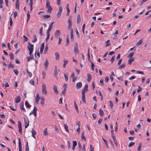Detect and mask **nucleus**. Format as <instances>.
<instances>
[{"instance_id":"nucleus-63","label":"nucleus","mask_w":151,"mask_h":151,"mask_svg":"<svg viewBox=\"0 0 151 151\" xmlns=\"http://www.w3.org/2000/svg\"><path fill=\"white\" fill-rule=\"evenodd\" d=\"M142 90V88L140 86H139V88L137 90V92L138 93H139Z\"/></svg>"},{"instance_id":"nucleus-38","label":"nucleus","mask_w":151,"mask_h":151,"mask_svg":"<svg viewBox=\"0 0 151 151\" xmlns=\"http://www.w3.org/2000/svg\"><path fill=\"white\" fill-rule=\"evenodd\" d=\"M10 58L11 60H13L14 58V55L12 53H11L9 54Z\"/></svg>"},{"instance_id":"nucleus-10","label":"nucleus","mask_w":151,"mask_h":151,"mask_svg":"<svg viewBox=\"0 0 151 151\" xmlns=\"http://www.w3.org/2000/svg\"><path fill=\"white\" fill-rule=\"evenodd\" d=\"M35 102L36 104H37L40 100V97L38 93H37L36 98H35Z\"/></svg>"},{"instance_id":"nucleus-29","label":"nucleus","mask_w":151,"mask_h":151,"mask_svg":"<svg viewBox=\"0 0 151 151\" xmlns=\"http://www.w3.org/2000/svg\"><path fill=\"white\" fill-rule=\"evenodd\" d=\"M48 9L47 10V12L49 13H51V11L52 10V7L50 6L49 7H48Z\"/></svg>"},{"instance_id":"nucleus-19","label":"nucleus","mask_w":151,"mask_h":151,"mask_svg":"<svg viewBox=\"0 0 151 151\" xmlns=\"http://www.w3.org/2000/svg\"><path fill=\"white\" fill-rule=\"evenodd\" d=\"M48 64L49 63L48 62L47 60V59L46 60L44 64V67L46 69H47Z\"/></svg>"},{"instance_id":"nucleus-36","label":"nucleus","mask_w":151,"mask_h":151,"mask_svg":"<svg viewBox=\"0 0 151 151\" xmlns=\"http://www.w3.org/2000/svg\"><path fill=\"white\" fill-rule=\"evenodd\" d=\"M53 24V22H52L50 25L49 27L48 30H51V29L52 28V25Z\"/></svg>"},{"instance_id":"nucleus-42","label":"nucleus","mask_w":151,"mask_h":151,"mask_svg":"<svg viewBox=\"0 0 151 151\" xmlns=\"http://www.w3.org/2000/svg\"><path fill=\"white\" fill-rule=\"evenodd\" d=\"M26 71H27V74L29 75V76L30 77H32V74L30 72H29L28 71L27 69V70Z\"/></svg>"},{"instance_id":"nucleus-33","label":"nucleus","mask_w":151,"mask_h":151,"mask_svg":"<svg viewBox=\"0 0 151 151\" xmlns=\"http://www.w3.org/2000/svg\"><path fill=\"white\" fill-rule=\"evenodd\" d=\"M15 7L17 9H18L19 8V0H17L16 1Z\"/></svg>"},{"instance_id":"nucleus-22","label":"nucleus","mask_w":151,"mask_h":151,"mask_svg":"<svg viewBox=\"0 0 151 151\" xmlns=\"http://www.w3.org/2000/svg\"><path fill=\"white\" fill-rule=\"evenodd\" d=\"M55 36L57 37L58 35H60V32L59 30H57L55 33Z\"/></svg>"},{"instance_id":"nucleus-16","label":"nucleus","mask_w":151,"mask_h":151,"mask_svg":"<svg viewBox=\"0 0 151 151\" xmlns=\"http://www.w3.org/2000/svg\"><path fill=\"white\" fill-rule=\"evenodd\" d=\"M37 108L35 106L33 109V114H34L35 117H36L37 116Z\"/></svg>"},{"instance_id":"nucleus-41","label":"nucleus","mask_w":151,"mask_h":151,"mask_svg":"<svg viewBox=\"0 0 151 151\" xmlns=\"http://www.w3.org/2000/svg\"><path fill=\"white\" fill-rule=\"evenodd\" d=\"M23 37L24 39V42H27L28 40V39L26 36L24 35L23 36Z\"/></svg>"},{"instance_id":"nucleus-23","label":"nucleus","mask_w":151,"mask_h":151,"mask_svg":"<svg viewBox=\"0 0 151 151\" xmlns=\"http://www.w3.org/2000/svg\"><path fill=\"white\" fill-rule=\"evenodd\" d=\"M32 137L34 138L35 139L36 138V137H35V135L36 134H37L36 132L33 129H32Z\"/></svg>"},{"instance_id":"nucleus-25","label":"nucleus","mask_w":151,"mask_h":151,"mask_svg":"<svg viewBox=\"0 0 151 151\" xmlns=\"http://www.w3.org/2000/svg\"><path fill=\"white\" fill-rule=\"evenodd\" d=\"M25 106L27 108H30L31 107V106L29 104L27 101H25Z\"/></svg>"},{"instance_id":"nucleus-37","label":"nucleus","mask_w":151,"mask_h":151,"mask_svg":"<svg viewBox=\"0 0 151 151\" xmlns=\"http://www.w3.org/2000/svg\"><path fill=\"white\" fill-rule=\"evenodd\" d=\"M63 61L64 62V63L63 65V67L65 68L66 66V65L67 64L68 61V60H64Z\"/></svg>"},{"instance_id":"nucleus-31","label":"nucleus","mask_w":151,"mask_h":151,"mask_svg":"<svg viewBox=\"0 0 151 151\" xmlns=\"http://www.w3.org/2000/svg\"><path fill=\"white\" fill-rule=\"evenodd\" d=\"M58 72L56 66H55V69L54 70V75L55 77H56L58 75Z\"/></svg>"},{"instance_id":"nucleus-52","label":"nucleus","mask_w":151,"mask_h":151,"mask_svg":"<svg viewBox=\"0 0 151 151\" xmlns=\"http://www.w3.org/2000/svg\"><path fill=\"white\" fill-rule=\"evenodd\" d=\"M33 38H34V40H32V42H36V41L37 40V38L35 35H34L33 36Z\"/></svg>"},{"instance_id":"nucleus-3","label":"nucleus","mask_w":151,"mask_h":151,"mask_svg":"<svg viewBox=\"0 0 151 151\" xmlns=\"http://www.w3.org/2000/svg\"><path fill=\"white\" fill-rule=\"evenodd\" d=\"M74 51L76 54H78L79 52V50L78 49V46L77 42L75 43L74 47Z\"/></svg>"},{"instance_id":"nucleus-56","label":"nucleus","mask_w":151,"mask_h":151,"mask_svg":"<svg viewBox=\"0 0 151 151\" xmlns=\"http://www.w3.org/2000/svg\"><path fill=\"white\" fill-rule=\"evenodd\" d=\"M77 145V143L76 141H73V146L76 147Z\"/></svg>"},{"instance_id":"nucleus-39","label":"nucleus","mask_w":151,"mask_h":151,"mask_svg":"<svg viewBox=\"0 0 151 151\" xmlns=\"http://www.w3.org/2000/svg\"><path fill=\"white\" fill-rule=\"evenodd\" d=\"M99 114L101 116H102L104 115V112L101 109L99 110Z\"/></svg>"},{"instance_id":"nucleus-50","label":"nucleus","mask_w":151,"mask_h":151,"mask_svg":"<svg viewBox=\"0 0 151 151\" xmlns=\"http://www.w3.org/2000/svg\"><path fill=\"white\" fill-rule=\"evenodd\" d=\"M30 14L29 12H28L27 13V21H28L30 19Z\"/></svg>"},{"instance_id":"nucleus-49","label":"nucleus","mask_w":151,"mask_h":151,"mask_svg":"<svg viewBox=\"0 0 151 151\" xmlns=\"http://www.w3.org/2000/svg\"><path fill=\"white\" fill-rule=\"evenodd\" d=\"M142 147V144L141 143H139V146L138 148V150L140 151L141 150V148Z\"/></svg>"},{"instance_id":"nucleus-2","label":"nucleus","mask_w":151,"mask_h":151,"mask_svg":"<svg viewBox=\"0 0 151 151\" xmlns=\"http://www.w3.org/2000/svg\"><path fill=\"white\" fill-rule=\"evenodd\" d=\"M28 44L29 46H28L27 48L29 51V55H31L33 52L34 45L29 42H28Z\"/></svg>"},{"instance_id":"nucleus-7","label":"nucleus","mask_w":151,"mask_h":151,"mask_svg":"<svg viewBox=\"0 0 151 151\" xmlns=\"http://www.w3.org/2000/svg\"><path fill=\"white\" fill-rule=\"evenodd\" d=\"M19 106L20 109L23 110L24 112H26V110L24 107V103L23 102H21Z\"/></svg>"},{"instance_id":"nucleus-34","label":"nucleus","mask_w":151,"mask_h":151,"mask_svg":"<svg viewBox=\"0 0 151 151\" xmlns=\"http://www.w3.org/2000/svg\"><path fill=\"white\" fill-rule=\"evenodd\" d=\"M47 128H45L43 131V133L45 135H48V133L47 131Z\"/></svg>"},{"instance_id":"nucleus-57","label":"nucleus","mask_w":151,"mask_h":151,"mask_svg":"<svg viewBox=\"0 0 151 151\" xmlns=\"http://www.w3.org/2000/svg\"><path fill=\"white\" fill-rule=\"evenodd\" d=\"M3 3V0H0V8L2 7V4Z\"/></svg>"},{"instance_id":"nucleus-48","label":"nucleus","mask_w":151,"mask_h":151,"mask_svg":"<svg viewBox=\"0 0 151 151\" xmlns=\"http://www.w3.org/2000/svg\"><path fill=\"white\" fill-rule=\"evenodd\" d=\"M110 103V106L111 108H113V104L112 101H109Z\"/></svg>"},{"instance_id":"nucleus-9","label":"nucleus","mask_w":151,"mask_h":151,"mask_svg":"<svg viewBox=\"0 0 151 151\" xmlns=\"http://www.w3.org/2000/svg\"><path fill=\"white\" fill-rule=\"evenodd\" d=\"M44 48V43H42L41 44V46L40 49V52L41 54L43 52V51Z\"/></svg>"},{"instance_id":"nucleus-20","label":"nucleus","mask_w":151,"mask_h":151,"mask_svg":"<svg viewBox=\"0 0 151 151\" xmlns=\"http://www.w3.org/2000/svg\"><path fill=\"white\" fill-rule=\"evenodd\" d=\"M30 56L29 57H27V62H29L30 60L32 59H34V56L33 55H32V54L30 55Z\"/></svg>"},{"instance_id":"nucleus-47","label":"nucleus","mask_w":151,"mask_h":151,"mask_svg":"<svg viewBox=\"0 0 151 151\" xmlns=\"http://www.w3.org/2000/svg\"><path fill=\"white\" fill-rule=\"evenodd\" d=\"M10 109L14 111H15L16 110V108L14 107L13 106H10L9 107Z\"/></svg>"},{"instance_id":"nucleus-44","label":"nucleus","mask_w":151,"mask_h":151,"mask_svg":"<svg viewBox=\"0 0 151 151\" xmlns=\"http://www.w3.org/2000/svg\"><path fill=\"white\" fill-rule=\"evenodd\" d=\"M82 139H84L85 141H86V137L84 136L83 133H82L81 134Z\"/></svg>"},{"instance_id":"nucleus-30","label":"nucleus","mask_w":151,"mask_h":151,"mask_svg":"<svg viewBox=\"0 0 151 151\" xmlns=\"http://www.w3.org/2000/svg\"><path fill=\"white\" fill-rule=\"evenodd\" d=\"M64 128L65 129V130H66V131L67 132H68L69 131L68 129V126L67 125H66V124H64Z\"/></svg>"},{"instance_id":"nucleus-13","label":"nucleus","mask_w":151,"mask_h":151,"mask_svg":"<svg viewBox=\"0 0 151 151\" xmlns=\"http://www.w3.org/2000/svg\"><path fill=\"white\" fill-rule=\"evenodd\" d=\"M134 59L135 58L134 57L130 58L128 60V64H131L132 63L134 60Z\"/></svg>"},{"instance_id":"nucleus-17","label":"nucleus","mask_w":151,"mask_h":151,"mask_svg":"<svg viewBox=\"0 0 151 151\" xmlns=\"http://www.w3.org/2000/svg\"><path fill=\"white\" fill-rule=\"evenodd\" d=\"M87 76V80L88 82H90L92 79V76L91 74H88Z\"/></svg>"},{"instance_id":"nucleus-28","label":"nucleus","mask_w":151,"mask_h":151,"mask_svg":"<svg viewBox=\"0 0 151 151\" xmlns=\"http://www.w3.org/2000/svg\"><path fill=\"white\" fill-rule=\"evenodd\" d=\"M41 100V104L42 105H43L45 103V99L43 97H42L40 99Z\"/></svg>"},{"instance_id":"nucleus-58","label":"nucleus","mask_w":151,"mask_h":151,"mask_svg":"<svg viewBox=\"0 0 151 151\" xmlns=\"http://www.w3.org/2000/svg\"><path fill=\"white\" fill-rule=\"evenodd\" d=\"M134 53H131L129 54L128 55V57L129 58H133L132 57L133 56V55H134Z\"/></svg>"},{"instance_id":"nucleus-11","label":"nucleus","mask_w":151,"mask_h":151,"mask_svg":"<svg viewBox=\"0 0 151 151\" xmlns=\"http://www.w3.org/2000/svg\"><path fill=\"white\" fill-rule=\"evenodd\" d=\"M88 91V85L87 84H86V85L85 86L83 90L82 93H83V92L84 93H85V92H87Z\"/></svg>"},{"instance_id":"nucleus-27","label":"nucleus","mask_w":151,"mask_h":151,"mask_svg":"<svg viewBox=\"0 0 151 151\" xmlns=\"http://www.w3.org/2000/svg\"><path fill=\"white\" fill-rule=\"evenodd\" d=\"M113 76H115V75L113 72H111V74L110 76V78L111 79V81H112L113 80Z\"/></svg>"},{"instance_id":"nucleus-8","label":"nucleus","mask_w":151,"mask_h":151,"mask_svg":"<svg viewBox=\"0 0 151 151\" xmlns=\"http://www.w3.org/2000/svg\"><path fill=\"white\" fill-rule=\"evenodd\" d=\"M24 121L25 124V128H27L29 125V121L28 119H24Z\"/></svg>"},{"instance_id":"nucleus-18","label":"nucleus","mask_w":151,"mask_h":151,"mask_svg":"<svg viewBox=\"0 0 151 151\" xmlns=\"http://www.w3.org/2000/svg\"><path fill=\"white\" fill-rule=\"evenodd\" d=\"M76 87L78 88H80L82 86V83L81 82L77 83H76Z\"/></svg>"},{"instance_id":"nucleus-59","label":"nucleus","mask_w":151,"mask_h":151,"mask_svg":"<svg viewBox=\"0 0 151 151\" xmlns=\"http://www.w3.org/2000/svg\"><path fill=\"white\" fill-rule=\"evenodd\" d=\"M67 144L68 145V149H69L70 148V143L69 141H67Z\"/></svg>"},{"instance_id":"nucleus-46","label":"nucleus","mask_w":151,"mask_h":151,"mask_svg":"<svg viewBox=\"0 0 151 151\" xmlns=\"http://www.w3.org/2000/svg\"><path fill=\"white\" fill-rule=\"evenodd\" d=\"M91 62V68L93 71L94 70V65L93 63L92 62L91 60H90Z\"/></svg>"},{"instance_id":"nucleus-64","label":"nucleus","mask_w":151,"mask_h":151,"mask_svg":"<svg viewBox=\"0 0 151 151\" xmlns=\"http://www.w3.org/2000/svg\"><path fill=\"white\" fill-rule=\"evenodd\" d=\"M90 149L91 151H94V149L91 145H90Z\"/></svg>"},{"instance_id":"nucleus-54","label":"nucleus","mask_w":151,"mask_h":151,"mask_svg":"<svg viewBox=\"0 0 151 151\" xmlns=\"http://www.w3.org/2000/svg\"><path fill=\"white\" fill-rule=\"evenodd\" d=\"M9 21H10V25L11 27H12V26L13 22L12 18L11 17H10L9 19Z\"/></svg>"},{"instance_id":"nucleus-60","label":"nucleus","mask_w":151,"mask_h":151,"mask_svg":"<svg viewBox=\"0 0 151 151\" xmlns=\"http://www.w3.org/2000/svg\"><path fill=\"white\" fill-rule=\"evenodd\" d=\"M134 144V143L132 142H131L130 143L128 146L129 147H132V146H133Z\"/></svg>"},{"instance_id":"nucleus-32","label":"nucleus","mask_w":151,"mask_h":151,"mask_svg":"<svg viewBox=\"0 0 151 151\" xmlns=\"http://www.w3.org/2000/svg\"><path fill=\"white\" fill-rule=\"evenodd\" d=\"M81 19L80 16L79 14H78L77 16V23H79V22L81 21Z\"/></svg>"},{"instance_id":"nucleus-62","label":"nucleus","mask_w":151,"mask_h":151,"mask_svg":"<svg viewBox=\"0 0 151 151\" xmlns=\"http://www.w3.org/2000/svg\"><path fill=\"white\" fill-rule=\"evenodd\" d=\"M62 40V39L60 37H59V41L58 42V45H60L61 44Z\"/></svg>"},{"instance_id":"nucleus-24","label":"nucleus","mask_w":151,"mask_h":151,"mask_svg":"<svg viewBox=\"0 0 151 151\" xmlns=\"http://www.w3.org/2000/svg\"><path fill=\"white\" fill-rule=\"evenodd\" d=\"M55 56L56 59L58 60L59 59L60 54L58 52H55Z\"/></svg>"},{"instance_id":"nucleus-51","label":"nucleus","mask_w":151,"mask_h":151,"mask_svg":"<svg viewBox=\"0 0 151 151\" xmlns=\"http://www.w3.org/2000/svg\"><path fill=\"white\" fill-rule=\"evenodd\" d=\"M50 16L48 15H44L42 16V17L44 19H46L50 17Z\"/></svg>"},{"instance_id":"nucleus-21","label":"nucleus","mask_w":151,"mask_h":151,"mask_svg":"<svg viewBox=\"0 0 151 151\" xmlns=\"http://www.w3.org/2000/svg\"><path fill=\"white\" fill-rule=\"evenodd\" d=\"M33 0H30L29 4L30 6V10L31 11L32 10V5L33 4Z\"/></svg>"},{"instance_id":"nucleus-4","label":"nucleus","mask_w":151,"mask_h":151,"mask_svg":"<svg viewBox=\"0 0 151 151\" xmlns=\"http://www.w3.org/2000/svg\"><path fill=\"white\" fill-rule=\"evenodd\" d=\"M59 9L57 14V17L58 18H60L61 17V14L63 11V9L61 7H59Z\"/></svg>"},{"instance_id":"nucleus-40","label":"nucleus","mask_w":151,"mask_h":151,"mask_svg":"<svg viewBox=\"0 0 151 151\" xmlns=\"http://www.w3.org/2000/svg\"><path fill=\"white\" fill-rule=\"evenodd\" d=\"M126 66V64L123 63L119 67V69H122L124 68Z\"/></svg>"},{"instance_id":"nucleus-6","label":"nucleus","mask_w":151,"mask_h":151,"mask_svg":"<svg viewBox=\"0 0 151 151\" xmlns=\"http://www.w3.org/2000/svg\"><path fill=\"white\" fill-rule=\"evenodd\" d=\"M72 22H71V17H70L68 19V29H72Z\"/></svg>"},{"instance_id":"nucleus-1","label":"nucleus","mask_w":151,"mask_h":151,"mask_svg":"<svg viewBox=\"0 0 151 151\" xmlns=\"http://www.w3.org/2000/svg\"><path fill=\"white\" fill-rule=\"evenodd\" d=\"M42 93L43 94L45 95H46L47 93L46 86L44 83H42Z\"/></svg>"},{"instance_id":"nucleus-15","label":"nucleus","mask_w":151,"mask_h":151,"mask_svg":"<svg viewBox=\"0 0 151 151\" xmlns=\"http://www.w3.org/2000/svg\"><path fill=\"white\" fill-rule=\"evenodd\" d=\"M21 101V98L19 96H17L15 98V102L16 103H18Z\"/></svg>"},{"instance_id":"nucleus-26","label":"nucleus","mask_w":151,"mask_h":151,"mask_svg":"<svg viewBox=\"0 0 151 151\" xmlns=\"http://www.w3.org/2000/svg\"><path fill=\"white\" fill-rule=\"evenodd\" d=\"M142 42H143V41H142V39H141L140 40L138 41V42L137 43V44H136V45L137 46H139L140 45H141V44H142Z\"/></svg>"},{"instance_id":"nucleus-61","label":"nucleus","mask_w":151,"mask_h":151,"mask_svg":"<svg viewBox=\"0 0 151 151\" xmlns=\"http://www.w3.org/2000/svg\"><path fill=\"white\" fill-rule=\"evenodd\" d=\"M43 30L42 27H41V28L40 29V34L41 35H42V31Z\"/></svg>"},{"instance_id":"nucleus-45","label":"nucleus","mask_w":151,"mask_h":151,"mask_svg":"<svg viewBox=\"0 0 151 151\" xmlns=\"http://www.w3.org/2000/svg\"><path fill=\"white\" fill-rule=\"evenodd\" d=\"M68 4H67V6L66 7V9L67 10V14H68L70 12V10L69 9V7H68Z\"/></svg>"},{"instance_id":"nucleus-5","label":"nucleus","mask_w":151,"mask_h":151,"mask_svg":"<svg viewBox=\"0 0 151 151\" xmlns=\"http://www.w3.org/2000/svg\"><path fill=\"white\" fill-rule=\"evenodd\" d=\"M18 127L19 128V132L20 134H22V124L20 121L18 122Z\"/></svg>"},{"instance_id":"nucleus-14","label":"nucleus","mask_w":151,"mask_h":151,"mask_svg":"<svg viewBox=\"0 0 151 151\" xmlns=\"http://www.w3.org/2000/svg\"><path fill=\"white\" fill-rule=\"evenodd\" d=\"M82 100L83 102L84 103H86V101L85 100V93L83 92V93H82Z\"/></svg>"},{"instance_id":"nucleus-43","label":"nucleus","mask_w":151,"mask_h":151,"mask_svg":"<svg viewBox=\"0 0 151 151\" xmlns=\"http://www.w3.org/2000/svg\"><path fill=\"white\" fill-rule=\"evenodd\" d=\"M8 68H13L14 67V65L12 63H10L8 65Z\"/></svg>"},{"instance_id":"nucleus-53","label":"nucleus","mask_w":151,"mask_h":151,"mask_svg":"<svg viewBox=\"0 0 151 151\" xmlns=\"http://www.w3.org/2000/svg\"><path fill=\"white\" fill-rule=\"evenodd\" d=\"M29 149L28 146V142H27V145L26 146V151H29Z\"/></svg>"},{"instance_id":"nucleus-35","label":"nucleus","mask_w":151,"mask_h":151,"mask_svg":"<svg viewBox=\"0 0 151 151\" xmlns=\"http://www.w3.org/2000/svg\"><path fill=\"white\" fill-rule=\"evenodd\" d=\"M50 6V2L49 0H47L46 1V8H47Z\"/></svg>"},{"instance_id":"nucleus-12","label":"nucleus","mask_w":151,"mask_h":151,"mask_svg":"<svg viewBox=\"0 0 151 151\" xmlns=\"http://www.w3.org/2000/svg\"><path fill=\"white\" fill-rule=\"evenodd\" d=\"M53 89L55 93L56 94H58V91L56 86L55 85L53 86Z\"/></svg>"},{"instance_id":"nucleus-55","label":"nucleus","mask_w":151,"mask_h":151,"mask_svg":"<svg viewBox=\"0 0 151 151\" xmlns=\"http://www.w3.org/2000/svg\"><path fill=\"white\" fill-rule=\"evenodd\" d=\"M14 73H15V74L16 76H17L19 74V72L17 70H15L14 69Z\"/></svg>"}]
</instances>
